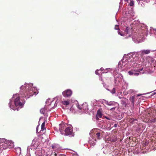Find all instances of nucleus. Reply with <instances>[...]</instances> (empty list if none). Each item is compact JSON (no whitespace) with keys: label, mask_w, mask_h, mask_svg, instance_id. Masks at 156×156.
Returning a JSON list of instances; mask_svg holds the SVG:
<instances>
[{"label":"nucleus","mask_w":156,"mask_h":156,"mask_svg":"<svg viewBox=\"0 0 156 156\" xmlns=\"http://www.w3.org/2000/svg\"><path fill=\"white\" fill-rule=\"evenodd\" d=\"M124 97H119V98L121 100H122V98H124Z\"/></svg>","instance_id":"41"},{"label":"nucleus","mask_w":156,"mask_h":156,"mask_svg":"<svg viewBox=\"0 0 156 156\" xmlns=\"http://www.w3.org/2000/svg\"><path fill=\"white\" fill-rule=\"evenodd\" d=\"M128 101V99L125 98H122V100H121V104L125 106H126Z\"/></svg>","instance_id":"15"},{"label":"nucleus","mask_w":156,"mask_h":156,"mask_svg":"<svg viewBox=\"0 0 156 156\" xmlns=\"http://www.w3.org/2000/svg\"><path fill=\"white\" fill-rule=\"evenodd\" d=\"M17 96L18 94H17L13 95V98H15L17 97L15 99L14 104L16 107L19 106L21 108L23 106V104L22 103L20 102V97L19 96Z\"/></svg>","instance_id":"6"},{"label":"nucleus","mask_w":156,"mask_h":156,"mask_svg":"<svg viewBox=\"0 0 156 156\" xmlns=\"http://www.w3.org/2000/svg\"><path fill=\"white\" fill-rule=\"evenodd\" d=\"M117 124H115L114 125L113 127H114L115 128H116L117 127Z\"/></svg>","instance_id":"38"},{"label":"nucleus","mask_w":156,"mask_h":156,"mask_svg":"<svg viewBox=\"0 0 156 156\" xmlns=\"http://www.w3.org/2000/svg\"><path fill=\"white\" fill-rule=\"evenodd\" d=\"M5 142H5L0 143V153L3 150L13 147L14 146L13 143L12 141H6Z\"/></svg>","instance_id":"5"},{"label":"nucleus","mask_w":156,"mask_h":156,"mask_svg":"<svg viewBox=\"0 0 156 156\" xmlns=\"http://www.w3.org/2000/svg\"><path fill=\"white\" fill-rule=\"evenodd\" d=\"M150 52V50H143L137 52L136 54H137L138 55H140L141 56H142L144 54H149Z\"/></svg>","instance_id":"12"},{"label":"nucleus","mask_w":156,"mask_h":156,"mask_svg":"<svg viewBox=\"0 0 156 156\" xmlns=\"http://www.w3.org/2000/svg\"><path fill=\"white\" fill-rule=\"evenodd\" d=\"M103 102L109 106H113L115 105L116 104H118L117 102L114 101H111L108 102V101L104 100L103 101Z\"/></svg>","instance_id":"14"},{"label":"nucleus","mask_w":156,"mask_h":156,"mask_svg":"<svg viewBox=\"0 0 156 156\" xmlns=\"http://www.w3.org/2000/svg\"><path fill=\"white\" fill-rule=\"evenodd\" d=\"M109 91L112 94H114L115 92V88H114L112 90H110Z\"/></svg>","instance_id":"25"},{"label":"nucleus","mask_w":156,"mask_h":156,"mask_svg":"<svg viewBox=\"0 0 156 156\" xmlns=\"http://www.w3.org/2000/svg\"><path fill=\"white\" fill-rule=\"evenodd\" d=\"M45 122H44L41 125V131H43L45 129Z\"/></svg>","instance_id":"21"},{"label":"nucleus","mask_w":156,"mask_h":156,"mask_svg":"<svg viewBox=\"0 0 156 156\" xmlns=\"http://www.w3.org/2000/svg\"><path fill=\"white\" fill-rule=\"evenodd\" d=\"M71 107L70 112L72 113H75L76 108L79 110H83V112L88 109V105L87 103H83L81 105H79L78 102L76 100L71 99L69 101V106Z\"/></svg>","instance_id":"2"},{"label":"nucleus","mask_w":156,"mask_h":156,"mask_svg":"<svg viewBox=\"0 0 156 156\" xmlns=\"http://www.w3.org/2000/svg\"><path fill=\"white\" fill-rule=\"evenodd\" d=\"M138 4L142 6H144V4L143 3L142 1H144L146 2H149V0H136Z\"/></svg>","instance_id":"18"},{"label":"nucleus","mask_w":156,"mask_h":156,"mask_svg":"<svg viewBox=\"0 0 156 156\" xmlns=\"http://www.w3.org/2000/svg\"><path fill=\"white\" fill-rule=\"evenodd\" d=\"M26 88L25 86H22L20 87V93H22V94H23V97L27 98H29L30 96H32L33 95H36L38 93V90L36 88L33 87H30V90H27L24 92L23 90H24Z\"/></svg>","instance_id":"3"},{"label":"nucleus","mask_w":156,"mask_h":156,"mask_svg":"<svg viewBox=\"0 0 156 156\" xmlns=\"http://www.w3.org/2000/svg\"><path fill=\"white\" fill-rule=\"evenodd\" d=\"M59 130L62 135H68V124L67 123L62 122L59 125Z\"/></svg>","instance_id":"4"},{"label":"nucleus","mask_w":156,"mask_h":156,"mask_svg":"<svg viewBox=\"0 0 156 156\" xmlns=\"http://www.w3.org/2000/svg\"><path fill=\"white\" fill-rule=\"evenodd\" d=\"M69 156H79L76 152L69 149Z\"/></svg>","instance_id":"17"},{"label":"nucleus","mask_w":156,"mask_h":156,"mask_svg":"<svg viewBox=\"0 0 156 156\" xmlns=\"http://www.w3.org/2000/svg\"><path fill=\"white\" fill-rule=\"evenodd\" d=\"M51 147L54 151H56L58 148V145L57 144L52 145Z\"/></svg>","instance_id":"20"},{"label":"nucleus","mask_w":156,"mask_h":156,"mask_svg":"<svg viewBox=\"0 0 156 156\" xmlns=\"http://www.w3.org/2000/svg\"><path fill=\"white\" fill-rule=\"evenodd\" d=\"M126 2H127V1H128V0H124Z\"/></svg>","instance_id":"43"},{"label":"nucleus","mask_w":156,"mask_h":156,"mask_svg":"<svg viewBox=\"0 0 156 156\" xmlns=\"http://www.w3.org/2000/svg\"><path fill=\"white\" fill-rule=\"evenodd\" d=\"M74 135V133L73 131V127L71 125L69 124V137H73Z\"/></svg>","instance_id":"13"},{"label":"nucleus","mask_w":156,"mask_h":156,"mask_svg":"<svg viewBox=\"0 0 156 156\" xmlns=\"http://www.w3.org/2000/svg\"><path fill=\"white\" fill-rule=\"evenodd\" d=\"M143 68H142L140 69H138L137 70H131L128 72V74L130 75H134L135 76H137L139 75V73H136V72H140V71L143 70Z\"/></svg>","instance_id":"11"},{"label":"nucleus","mask_w":156,"mask_h":156,"mask_svg":"<svg viewBox=\"0 0 156 156\" xmlns=\"http://www.w3.org/2000/svg\"><path fill=\"white\" fill-rule=\"evenodd\" d=\"M62 94L65 97H68V89H67L62 92Z\"/></svg>","instance_id":"19"},{"label":"nucleus","mask_w":156,"mask_h":156,"mask_svg":"<svg viewBox=\"0 0 156 156\" xmlns=\"http://www.w3.org/2000/svg\"><path fill=\"white\" fill-rule=\"evenodd\" d=\"M102 114L100 110H98L97 112V113L96 115V118L97 120H98L99 118H101L102 117Z\"/></svg>","instance_id":"16"},{"label":"nucleus","mask_w":156,"mask_h":156,"mask_svg":"<svg viewBox=\"0 0 156 156\" xmlns=\"http://www.w3.org/2000/svg\"><path fill=\"white\" fill-rule=\"evenodd\" d=\"M72 94V91L70 89H69V96H70Z\"/></svg>","instance_id":"32"},{"label":"nucleus","mask_w":156,"mask_h":156,"mask_svg":"<svg viewBox=\"0 0 156 156\" xmlns=\"http://www.w3.org/2000/svg\"><path fill=\"white\" fill-rule=\"evenodd\" d=\"M40 112L41 113H42L43 114H44L45 111L44 109H41Z\"/></svg>","instance_id":"33"},{"label":"nucleus","mask_w":156,"mask_h":156,"mask_svg":"<svg viewBox=\"0 0 156 156\" xmlns=\"http://www.w3.org/2000/svg\"><path fill=\"white\" fill-rule=\"evenodd\" d=\"M134 2L133 0H131L129 3V5L130 6H132L134 5Z\"/></svg>","instance_id":"29"},{"label":"nucleus","mask_w":156,"mask_h":156,"mask_svg":"<svg viewBox=\"0 0 156 156\" xmlns=\"http://www.w3.org/2000/svg\"><path fill=\"white\" fill-rule=\"evenodd\" d=\"M100 70H97L95 72V73L97 75H99V73H98V71H99Z\"/></svg>","instance_id":"36"},{"label":"nucleus","mask_w":156,"mask_h":156,"mask_svg":"<svg viewBox=\"0 0 156 156\" xmlns=\"http://www.w3.org/2000/svg\"><path fill=\"white\" fill-rule=\"evenodd\" d=\"M100 70L101 71H104V69L103 68H101Z\"/></svg>","instance_id":"39"},{"label":"nucleus","mask_w":156,"mask_h":156,"mask_svg":"<svg viewBox=\"0 0 156 156\" xmlns=\"http://www.w3.org/2000/svg\"><path fill=\"white\" fill-rule=\"evenodd\" d=\"M156 122V119H154L151 120V122Z\"/></svg>","instance_id":"34"},{"label":"nucleus","mask_w":156,"mask_h":156,"mask_svg":"<svg viewBox=\"0 0 156 156\" xmlns=\"http://www.w3.org/2000/svg\"><path fill=\"white\" fill-rule=\"evenodd\" d=\"M123 79L122 76L120 74H118L115 76V83L118 84L122 81Z\"/></svg>","instance_id":"10"},{"label":"nucleus","mask_w":156,"mask_h":156,"mask_svg":"<svg viewBox=\"0 0 156 156\" xmlns=\"http://www.w3.org/2000/svg\"><path fill=\"white\" fill-rule=\"evenodd\" d=\"M135 98L134 96H133L132 97H131L130 98V99L131 100V102L132 104H133V105H134V99Z\"/></svg>","instance_id":"24"},{"label":"nucleus","mask_w":156,"mask_h":156,"mask_svg":"<svg viewBox=\"0 0 156 156\" xmlns=\"http://www.w3.org/2000/svg\"><path fill=\"white\" fill-rule=\"evenodd\" d=\"M156 51V50H154L153 51Z\"/></svg>","instance_id":"44"},{"label":"nucleus","mask_w":156,"mask_h":156,"mask_svg":"<svg viewBox=\"0 0 156 156\" xmlns=\"http://www.w3.org/2000/svg\"><path fill=\"white\" fill-rule=\"evenodd\" d=\"M106 139L108 141L112 142H115L117 141V138L116 136L114 135H111L110 133H106L105 134Z\"/></svg>","instance_id":"8"},{"label":"nucleus","mask_w":156,"mask_h":156,"mask_svg":"<svg viewBox=\"0 0 156 156\" xmlns=\"http://www.w3.org/2000/svg\"><path fill=\"white\" fill-rule=\"evenodd\" d=\"M118 34L120 35L121 36H124L127 35V34H128L129 37H130L131 34V30L129 27H126L125 31V32L123 33L122 32L120 31H118Z\"/></svg>","instance_id":"9"},{"label":"nucleus","mask_w":156,"mask_h":156,"mask_svg":"<svg viewBox=\"0 0 156 156\" xmlns=\"http://www.w3.org/2000/svg\"><path fill=\"white\" fill-rule=\"evenodd\" d=\"M39 126V125H38L37 126V127H36V132L38 133H39L38 132V128Z\"/></svg>","instance_id":"37"},{"label":"nucleus","mask_w":156,"mask_h":156,"mask_svg":"<svg viewBox=\"0 0 156 156\" xmlns=\"http://www.w3.org/2000/svg\"><path fill=\"white\" fill-rule=\"evenodd\" d=\"M60 156L59 154H57L55 152H52L50 155V156Z\"/></svg>","instance_id":"23"},{"label":"nucleus","mask_w":156,"mask_h":156,"mask_svg":"<svg viewBox=\"0 0 156 156\" xmlns=\"http://www.w3.org/2000/svg\"><path fill=\"white\" fill-rule=\"evenodd\" d=\"M96 135L97 138L99 139H100V133H96Z\"/></svg>","instance_id":"28"},{"label":"nucleus","mask_w":156,"mask_h":156,"mask_svg":"<svg viewBox=\"0 0 156 156\" xmlns=\"http://www.w3.org/2000/svg\"><path fill=\"white\" fill-rule=\"evenodd\" d=\"M115 29L116 30H119V25H115Z\"/></svg>","instance_id":"30"},{"label":"nucleus","mask_w":156,"mask_h":156,"mask_svg":"<svg viewBox=\"0 0 156 156\" xmlns=\"http://www.w3.org/2000/svg\"><path fill=\"white\" fill-rule=\"evenodd\" d=\"M9 107H10V108L11 109H13V110H15L16 109L15 108L13 105H12V102L11 101H10L9 102Z\"/></svg>","instance_id":"22"},{"label":"nucleus","mask_w":156,"mask_h":156,"mask_svg":"<svg viewBox=\"0 0 156 156\" xmlns=\"http://www.w3.org/2000/svg\"><path fill=\"white\" fill-rule=\"evenodd\" d=\"M62 103L64 105H68V101H62Z\"/></svg>","instance_id":"26"},{"label":"nucleus","mask_w":156,"mask_h":156,"mask_svg":"<svg viewBox=\"0 0 156 156\" xmlns=\"http://www.w3.org/2000/svg\"><path fill=\"white\" fill-rule=\"evenodd\" d=\"M140 61L139 58L135 54L125 55L122 59L119 62L118 67L121 69L120 71L130 69L132 67H135L138 64H140Z\"/></svg>","instance_id":"1"},{"label":"nucleus","mask_w":156,"mask_h":156,"mask_svg":"<svg viewBox=\"0 0 156 156\" xmlns=\"http://www.w3.org/2000/svg\"><path fill=\"white\" fill-rule=\"evenodd\" d=\"M142 35H140L139 34L136 35H133L132 37V39L134 42L136 43H139L142 42L143 40L142 38Z\"/></svg>","instance_id":"7"},{"label":"nucleus","mask_w":156,"mask_h":156,"mask_svg":"<svg viewBox=\"0 0 156 156\" xmlns=\"http://www.w3.org/2000/svg\"><path fill=\"white\" fill-rule=\"evenodd\" d=\"M64 156H65V155ZM65 156H66L65 155Z\"/></svg>","instance_id":"45"},{"label":"nucleus","mask_w":156,"mask_h":156,"mask_svg":"<svg viewBox=\"0 0 156 156\" xmlns=\"http://www.w3.org/2000/svg\"><path fill=\"white\" fill-rule=\"evenodd\" d=\"M109 69H109H108V68H107V69H106L105 70H104V72L102 73H107L108 72V69Z\"/></svg>","instance_id":"31"},{"label":"nucleus","mask_w":156,"mask_h":156,"mask_svg":"<svg viewBox=\"0 0 156 156\" xmlns=\"http://www.w3.org/2000/svg\"><path fill=\"white\" fill-rule=\"evenodd\" d=\"M96 140H94V141H95V142L94 143V145H95V143H96V142H96Z\"/></svg>","instance_id":"42"},{"label":"nucleus","mask_w":156,"mask_h":156,"mask_svg":"<svg viewBox=\"0 0 156 156\" xmlns=\"http://www.w3.org/2000/svg\"><path fill=\"white\" fill-rule=\"evenodd\" d=\"M135 91L133 90H130L128 91V93L131 94L132 93H135Z\"/></svg>","instance_id":"27"},{"label":"nucleus","mask_w":156,"mask_h":156,"mask_svg":"<svg viewBox=\"0 0 156 156\" xmlns=\"http://www.w3.org/2000/svg\"><path fill=\"white\" fill-rule=\"evenodd\" d=\"M116 108V107H115L112 108L110 109V110L112 111H113Z\"/></svg>","instance_id":"35"},{"label":"nucleus","mask_w":156,"mask_h":156,"mask_svg":"<svg viewBox=\"0 0 156 156\" xmlns=\"http://www.w3.org/2000/svg\"><path fill=\"white\" fill-rule=\"evenodd\" d=\"M144 94H139L137 95V96H140L142 95H143Z\"/></svg>","instance_id":"40"}]
</instances>
